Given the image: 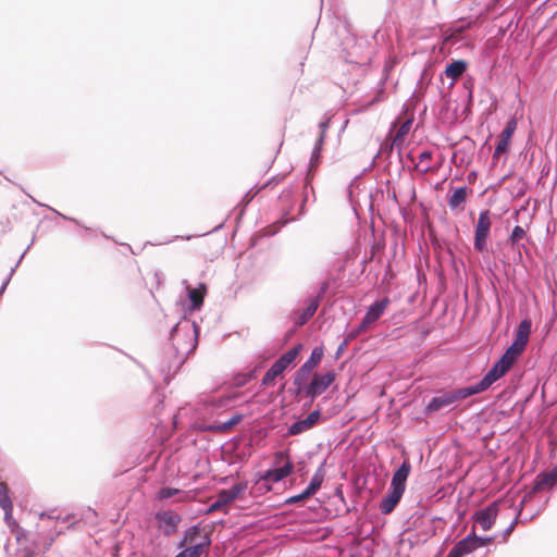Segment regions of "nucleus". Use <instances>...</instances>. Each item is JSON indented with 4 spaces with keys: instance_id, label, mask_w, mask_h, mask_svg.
<instances>
[{
    "instance_id": "1",
    "label": "nucleus",
    "mask_w": 557,
    "mask_h": 557,
    "mask_svg": "<svg viewBox=\"0 0 557 557\" xmlns=\"http://www.w3.org/2000/svg\"><path fill=\"white\" fill-rule=\"evenodd\" d=\"M200 335V325L183 315L170 330L169 358H164L161 364V371L166 372V376L175 375L186 361V358L193 355L198 347Z\"/></svg>"
},
{
    "instance_id": "2",
    "label": "nucleus",
    "mask_w": 557,
    "mask_h": 557,
    "mask_svg": "<svg viewBox=\"0 0 557 557\" xmlns=\"http://www.w3.org/2000/svg\"><path fill=\"white\" fill-rule=\"evenodd\" d=\"M335 379L336 372L334 370H329L324 373H315L309 383L304 380L299 385H294L295 388L292 391V394L311 398V403H313L320 395L329 389L335 382Z\"/></svg>"
},
{
    "instance_id": "3",
    "label": "nucleus",
    "mask_w": 557,
    "mask_h": 557,
    "mask_svg": "<svg viewBox=\"0 0 557 557\" xmlns=\"http://www.w3.org/2000/svg\"><path fill=\"white\" fill-rule=\"evenodd\" d=\"M473 395L474 393L470 385L462 386L453 391H438L437 394L433 396L425 405L422 413L424 417H431L442 409L449 407L454 403L463 400Z\"/></svg>"
},
{
    "instance_id": "4",
    "label": "nucleus",
    "mask_w": 557,
    "mask_h": 557,
    "mask_svg": "<svg viewBox=\"0 0 557 557\" xmlns=\"http://www.w3.org/2000/svg\"><path fill=\"white\" fill-rule=\"evenodd\" d=\"M184 287V297L180 296L177 304L181 306L184 314L186 315L195 311H199L205 302L208 294V285L199 282L196 286H191L187 280L182 281Z\"/></svg>"
},
{
    "instance_id": "5",
    "label": "nucleus",
    "mask_w": 557,
    "mask_h": 557,
    "mask_svg": "<svg viewBox=\"0 0 557 557\" xmlns=\"http://www.w3.org/2000/svg\"><path fill=\"white\" fill-rule=\"evenodd\" d=\"M512 361L504 356L500 357L493 362L491 368L486 371V373L482 376V379L474 383L470 384L471 389L474 395L485 392L495 382L502 379L512 367Z\"/></svg>"
},
{
    "instance_id": "6",
    "label": "nucleus",
    "mask_w": 557,
    "mask_h": 557,
    "mask_svg": "<svg viewBox=\"0 0 557 557\" xmlns=\"http://www.w3.org/2000/svg\"><path fill=\"white\" fill-rule=\"evenodd\" d=\"M389 304L387 297L375 299L368 308L362 317L360 323L349 331L350 338H356L367 332V330L374 324L385 312Z\"/></svg>"
},
{
    "instance_id": "7",
    "label": "nucleus",
    "mask_w": 557,
    "mask_h": 557,
    "mask_svg": "<svg viewBox=\"0 0 557 557\" xmlns=\"http://www.w3.org/2000/svg\"><path fill=\"white\" fill-rule=\"evenodd\" d=\"M288 455L287 450H280L275 454V459L272 462L271 467L263 472L260 473V479L263 481H269L271 484L278 483L285 478H287L294 471V462L292 460H287L284 463L281 462V458H284Z\"/></svg>"
},
{
    "instance_id": "8",
    "label": "nucleus",
    "mask_w": 557,
    "mask_h": 557,
    "mask_svg": "<svg viewBox=\"0 0 557 557\" xmlns=\"http://www.w3.org/2000/svg\"><path fill=\"white\" fill-rule=\"evenodd\" d=\"M491 226V211L484 209L479 213L478 221L474 224L473 248L476 252L483 253L487 250Z\"/></svg>"
},
{
    "instance_id": "9",
    "label": "nucleus",
    "mask_w": 557,
    "mask_h": 557,
    "mask_svg": "<svg viewBox=\"0 0 557 557\" xmlns=\"http://www.w3.org/2000/svg\"><path fill=\"white\" fill-rule=\"evenodd\" d=\"M436 520H438L437 517H429L425 512L417 511L407 519L405 527H407V531L412 530L430 540L436 533Z\"/></svg>"
},
{
    "instance_id": "10",
    "label": "nucleus",
    "mask_w": 557,
    "mask_h": 557,
    "mask_svg": "<svg viewBox=\"0 0 557 557\" xmlns=\"http://www.w3.org/2000/svg\"><path fill=\"white\" fill-rule=\"evenodd\" d=\"M159 531L165 536L171 537L178 532V525L182 522V516L175 510H158L153 515Z\"/></svg>"
},
{
    "instance_id": "11",
    "label": "nucleus",
    "mask_w": 557,
    "mask_h": 557,
    "mask_svg": "<svg viewBox=\"0 0 557 557\" xmlns=\"http://www.w3.org/2000/svg\"><path fill=\"white\" fill-rule=\"evenodd\" d=\"M499 512V505L497 502H492L483 508L475 510L471 517L470 521L476 528L480 525L482 531H490L494 524L496 523V519Z\"/></svg>"
},
{
    "instance_id": "12",
    "label": "nucleus",
    "mask_w": 557,
    "mask_h": 557,
    "mask_svg": "<svg viewBox=\"0 0 557 557\" xmlns=\"http://www.w3.org/2000/svg\"><path fill=\"white\" fill-rule=\"evenodd\" d=\"M517 125H518V122L516 120V117H510L505 127L503 128L500 135H499V138L498 140L496 141L495 144V150H494V153H493V165L496 164L497 160H498V157L500 154H507L509 153L510 151V147H511V141H512V137H513V134L517 129Z\"/></svg>"
},
{
    "instance_id": "13",
    "label": "nucleus",
    "mask_w": 557,
    "mask_h": 557,
    "mask_svg": "<svg viewBox=\"0 0 557 557\" xmlns=\"http://www.w3.org/2000/svg\"><path fill=\"white\" fill-rule=\"evenodd\" d=\"M324 356L323 345L314 346L308 359L298 368L293 376V385H299L301 381L307 380L311 371L319 366Z\"/></svg>"
},
{
    "instance_id": "14",
    "label": "nucleus",
    "mask_w": 557,
    "mask_h": 557,
    "mask_svg": "<svg viewBox=\"0 0 557 557\" xmlns=\"http://www.w3.org/2000/svg\"><path fill=\"white\" fill-rule=\"evenodd\" d=\"M544 487L556 488L557 487V465L549 471H541L536 474L532 482V490L527 493L521 500V505L525 504L533 494L542 491Z\"/></svg>"
},
{
    "instance_id": "15",
    "label": "nucleus",
    "mask_w": 557,
    "mask_h": 557,
    "mask_svg": "<svg viewBox=\"0 0 557 557\" xmlns=\"http://www.w3.org/2000/svg\"><path fill=\"white\" fill-rule=\"evenodd\" d=\"M429 539L425 535H420L412 530L407 531L405 527L404 531L399 534L397 555L399 557H409V552L417 546L425 544Z\"/></svg>"
},
{
    "instance_id": "16",
    "label": "nucleus",
    "mask_w": 557,
    "mask_h": 557,
    "mask_svg": "<svg viewBox=\"0 0 557 557\" xmlns=\"http://www.w3.org/2000/svg\"><path fill=\"white\" fill-rule=\"evenodd\" d=\"M323 420V413L321 408H317L311 411L305 419L297 420L287 426L286 435L295 436L299 435Z\"/></svg>"
},
{
    "instance_id": "17",
    "label": "nucleus",
    "mask_w": 557,
    "mask_h": 557,
    "mask_svg": "<svg viewBox=\"0 0 557 557\" xmlns=\"http://www.w3.org/2000/svg\"><path fill=\"white\" fill-rule=\"evenodd\" d=\"M290 213L289 209H283L282 215L277 219V221L268 227H264L258 232H256L250 238V246L255 247L258 245L259 240L264 237L274 236L280 232L282 227L287 225L289 222L295 221V218H288Z\"/></svg>"
},
{
    "instance_id": "18",
    "label": "nucleus",
    "mask_w": 557,
    "mask_h": 557,
    "mask_svg": "<svg viewBox=\"0 0 557 557\" xmlns=\"http://www.w3.org/2000/svg\"><path fill=\"white\" fill-rule=\"evenodd\" d=\"M478 550L472 532L458 540L445 557H467Z\"/></svg>"
},
{
    "instance_id": "19",
    "label": "nucleus",
    "mask_w": 557,
    "mask_h": 557,
    "mask_svg": "<svg viewBox=\"0 0 557 557\" xmlns=\"http://www.w3.org/2000/svg\"><path fill=\"white\" fill-rule=\"evenodd\" d=\"M211 544V534H203L202 541L196 542L195 544H185L183 547L178 548L180 552L174 557H201Z\"/></svg>"
},
{
    "instance_id": "20",
    "label": "nucleus",
    "mask_w": 557,
    "mask_h": 557,
    "mask_svg": "<svg viewBox=\"0 0 557 557\" xmlns=\"http://www.w3.org/2000/svg\"><path fill=\"white\" fill-rule=\"evenodd\" d=\"M468 69L469 62L467 60L451 59L449 62L446 63L441 76H446L447 78H450L451 82L449 83L448 87H451L455 85L456 79L461 77L468 71Z\"/></svg>"
},
{
    "instance_id": "21",
    "label": "nucleus",
    "mask_w": 557,
    "mask_h": 557,
    "mask_svg": "<svg viewBox=\"0 0 557 557\" xmlns=\"http://www.w3.org/2000/svg\"><path fill=\"white\" fill-rule=\"evenodd\" d=\"M405 491L389 485L387 493L382 497L379 504L380 511L383 515L391 513L400 502Z\"/></svg>"
},
{
    "instance_id": "22",
    "label": "nucleus",
    "mask_w": 557,
    "mask_h": 557,
    "mask_svg": "<svg viewBox=\"0 0 557 557\" xmlns=\"http://www.w3.org/2000/svg\"><path fill=\"white\" fill-rule=\"evenodd\" d=\"M317 300H310L309 298L306 300V306L304 308L296 309L294 311V324L296 327H300L305 325L318 310Z\"/></svg>"
},
{
    "instance_id": "23",
    "label": "nucleus",
    "mask_w": 557,
    "mask_h": 557,
    "mask_svg": "<svg viewBox=\"0 0 557 557\" xmlns=\"http://www.w3.org/2000/svg\"><path fill=\"white\" fill-rule=\"evenodd\" d=\"M410 471L411 463L408 460H404L394 471L389 485L405 491Z\"/></svg>"
},
{
    "instance_id": "24",
    "label": "nucleus",
    "mask_w": 557,
    "mask_h": 557,
    "mask_svg": "<svg viewBox=\"0 0 557 557\" xmlns=\"http://www.w3.org/2000/svg\"><path fill=\"white\" fill-rule=\"evenodd\" d=\"M203 534H211L208 532L201 523L189 525L182 535V539L176 543V548L183 547L185 544H195L194 537H199L202 541Z\"/></svg>"
},
{
    "instance_id": "25",
    "label": "nucleus",
    "mask_w": 557,
    "mask_h": 557,
    "mask_svg": "<svg viewBox=\"0 0 557 557\" xmlns=\"http://www.w3.org/2000/svg\"><path fill=\"white\" fill-rule=\"evenodd\" d=\"M472 190L463 185L451 188L447 198V203L451 210L458 209L467 199V196Z\"/></svg>"
},
{
    "instance_id": "26",
    "label": "nucleus",
    "mask_w": 557,
    "mask_h": 557,
    "mask_svg": "<svg viewBox=\"0 0 557 557\" xmlns=\"http://www.w3.org/2000/svg\"><path fill=\"white\" fill-rule=\"evenodd\" d=\"M244 420V414L236 412L233 413L227 420L225 421H213L211 424L207 426L209 431L213 432H223L226 430L233 429L235 425H237L239 422Z\"/></svg>"
},
{
    "instance_id": "27",
    "label": "nucleus",
    "mask_w": 557,
    "mask_h": 557,
    "mask_svg": "<svg viewBox=\"0 0 557 557\" xmlns=\"http://www.w3.org/2000/svg\"><path fill=\"white\" fill-rule=\"evenodd\" d=\"M471 532H472V535H473V539H474L478 549L483 548V547L486 548L485 555H487L488 553L492 552L491 546L494 545L496 543V541L500 537L499 533H495L492 535H479V534H476L474 525H472Z\"/></svg>"
},
{
    "instance_id": "28",
    "label": "nucleus",
    "mask_w": 557,
    "mask_h": 557,
    "mask_svg": "<svg viewBox=\"0 0 557 557\" xmlns=\"http://www.w3.org/2000/svg\"><path fill=\"white\" fill-rule=\"evenodd\" d=\"M0 508L4 511L5 522L10 524V520L12 519L13 503L10 497L9 488L3 483H0Z\"/></svg>"
},
{
    "instance_id": "29",
    "label": "nucleus",
    "mask_w": 557,
    "mask_h": 557,
    "mask_svg": "<svg viewBox=\"0 0 557 557\" xmlns=\"http://www.w3.org/2000/svg\"><path fill=\"white\" fill-rule=\"evenodd\" d=\"M314 173L308 171L305 177L304 186H302V201L299 207V215L302 216L306 213V202L309 199V194H312L313 200H315V194L312 186V178Z\"/></svg>"
},
{
    "instance_id": "30",
    "label": "nucleus",
    "mask_w": 557,
    "mask_h": 557,
    "mask_svg": "<svg viewBox=\"0 0 557 557\" xmlns=\"http://www.w3.org/2000/svg\"><path fill=\"white\" fill-rule=\"evenodd\" d=\"M324 144H325V138H323V135L318 136L315 139L312 152H311L308 171L314 173V170L321 163Z\"/></svg>"
},
{
    "instance_id": "31",
    "label": "nucleus",
    "mask_w": 557,
    "mask_h": 557,
    "mask_svg": "<svg viewBox=\"0 0 557 557\" xmlns=\"http://www.w3.org/2000/svg\"><path fill=\"white\" fill-rule=\"evenodd\" d=\"M325 463H326V461L324 460L320 465V467L315 470L312 478L310 479L309 484L306 486L308 494L314 495L322 486V483L325 478V470H324Z\"/></svg>"
},
{
    "instance_id": "32",
    "label": "nucleus",
    "mask_w": 557,
    "mask_h": 557,
    "mask_svg": "<svg viewBox=\"0 0 557 557\" xmlns=\"http://www.w3.org/2000/svg\"><path fill=\"white\" fill-rule=\"evenodd\" d=\"M527 343L517 338V337H513L512 342L510 343V345L505 349V351L503 352L504 356H507V358L509 360H511L512 362H515V360L517 358H519L525 347H527Z\"/></svg>"
},
{
    "instance_id": "33",
    "label": "nucleus",
    "mask_w": 557,
    "mask_h": 557,
    "mask_svg": "<svg viewBox=\"0 0 557 557\" xmlns=\"http://www.w3.org/2000/svg\"><path fill=\"white\" fill-rule=\"evenodd\" d=\"M532 329V321L530 318H523L513 330V337H517L528 344L529 336Z\"/></svg>"
},
{
    "instance_id": "34",
    "label": "nucleus",
    "mask_w": 557,
    "mask_h": 557,
    "mask_svg": "<svg viewBox=\"0 0 557 557\" xmlns=\"http://www.w3.org/2000/svg\"><path fill=\"white\" fill-rule=\"evenodd\" d=\"M231 504L226 493L223 490L218 491L214 500L209 505L207 513H212L222 510L225 506Z\"/></svg>"
},
{
    "instance_id": "35",
    "label": "nucleus",
    "mask_w": 557,
    "mask_h": 557,
    "mask_svg": "<svg viewBox=\"0 0 557 557\" xmlns=\"http://www.w3.org/2000/svg\"><path fill=\"white\" fill-rule=\"evenodd\" d=\"M248 485L247 482L240 481L234 483L230 488H222L226 496L228 497L230 502H234L237 498H239L247 490Z\"/></svg>"
},
{
    "instance_id": "36",
    "label": "nucleus",
    "mask_w": 557,
    "mask_h": 557,
    "mask_svg": "<svg viewBox=\"0 0 557 557\" xmlns=\"http://www.w3.org/2000/svg\"><path fill=\"white\" fill-rule=\"evenodd\" d=\"M527 237V232L521 225H516L508 237L506 238V246H517L523 238Z\"/></svg>"
},
{
    "instance_id": "37",
    "label": "nucleus",
    "mask_w": 557,
    "mask_h": 557,
    "mask_svg": "<svg viewBox=\"0 0 557 557\" xmlns=\"http://www.w3.org/2000/svg\"><path fill=\"white\" fill-rule=\"evenodd\" d=\"M271 490L272 484L269 481H263V479H260V473L257 472L253 479V486L251 493L256 491L258 494H264L270 492Z\"/></svg>"
},
{
    "instance_id": "38",
    "label": "nucleus",
    "mask_w": 557,
    "mask_h": 557,
    "mask_svg": "<svg viewBox=\"0 0 557 557\" xmlns=\"http://www.w3.org/2000/svg\"><path fill=\"white\" fill-rule=\"evenodd\" d=\"M260 190H261V187H257V186H255V187L250 188V189H249V190H248V191L243 196V198H242V200H240L239 205H240V206H243V207L248 206V205L252 201V199L258 195V193H259ZM244 212H245V208H243V209L240 210V212L238 213V215H237V220H240V219L243 218Z\"/></svg>"
},
{
    "instance_id": "39",
    "label": "nucleus",
    "mask_w": 557,
    "mask_h": 557,
    "mask_svg": "<svg viewBox=\"0 0 557 557\" xmlns=\"http://www.w3.org/2000/svg\"><path fill=\"white\" fill-rule=\"evenodd\" d=\"M412 123H413V116H411L410 119H408L407 121H405L403 123V125L400 126L398 133L396 134V136L393 140V146H396V147L399 146V141L409 133Z\"/></svg>"
},
{
    "instance_id": "40",
    "label": "nucleus",
    "mask_w": 557,
    "mask_h": 557,
    "mask_svg": "<svg viewBox=\"0 0 557 557\" xmlns=\"http://www.w3.org/2000/svg\"><path fill=\"white\" fill-rule=\"evenodd\" d=\"M331 286V280H324L320 283V286L313 297H310V300H317L318 307L320 302L325 298Z\"/></svg>"
},
{
    "instance_id": "41",
    "label": "nucleus",
    "mask_w": 557,
    "mask_h": 557,
    "mask_svg": "<svg viewBox=\"0 0 557 557\" xmlns=\"http://www.w3.org/2000/svg\"><path fill=\"white\" fill-rule=\"evenodd\" d=\"M433 158V151L430 149H424L419 153V161L414 163L413 170L419 171L421 173H426L430 170V166L426 165L423 169H420V163L424 161H431Z\"/></svg>"
},
{
    "instance_id": "42",
    "label": "nucleus",
    "mask_w": 557,
    "mask_h": 557,
    "mask_svg": "<svg viewBox=\"0 0 557 557\" xmlns=\"http://www.w3.org/2000/svg\"><path fill=\"white\" fill-rule=\"evenodd\" d=\"M302 348H304V344L302 343H297L290 349L285 351L283 354V356L294 367L295 366V361H296L297 357L299 356L300 351L302 350Z\"/></svg>"
},
{
    "instance_id": "43",
    "label": "nucleus",
    "mask_w": 557,
    "mask_h": 557,
    "mask_svg": "<svg viewBox=\"0 0 557 557\" xmlns=\"http://www.w3.org/2000/svg\"><path fill=\"white\" fill-rule=\"evenodd\" d=\"M180 492H181V490H178L176 487L164 486V487H161L157 492L156 498L158 500H166V499L177 495Z\"/></svg>"
},
{
    "instance_id": "44",
    "label": "nucleus",
    "mask_w": 557,
    "mask_h": 557,
    "mask_svg": "<svg viewBox=\"0 0 557 557\" xmlns=\"http://www.w3.org/2000/svg\"><path fill=\"white\" fill-rule=\"evenodd\" d=\"M311 496H313V495L308 494L307 488H305L301 493L287 497L285 499L284 504L288 505V506L299 505V504H302L304 500L310 498Z\"/></svg>"
},
{
    "instance_id": "45",
    "label": "nucleus",
    "mask_w": 557,
    "mask_h": 557,
    "mask_svg": "<svg viewBox=\"0 0 557 557\" xmlns=\"http://www.w3.org/2000/svg\"><path fill=\"white\" fill-rule=\"evenodd\" d=\"M474 83L475 79L471 75H467L462 82L463 89L467 91L468 102L473 101Z\"/></svg>"
},
{
    "instance_id": "46",
    "label": "nucleus",
    "mask_w": 557,
    "mask_h": 557,
    "mask_svg": "<svg viewBox=\"0 0 557 557\" xmlns=\"http://www.w3.org/2000/svg\"><path fill=\"white\" fill-rule=\"evenodd\" d=\"M280 374L276 372V370L271 366L265 373L263 374L261 379V385L262 386H271L275 383V377Z\"/></svg>"
},
{
    "instance_id": "47",
    "label": "nucleus",
    "mask_w": 557,
    "mask_h": 557,
    "mask_svg": "<svg viewBox=\"0 0 557 557\" xmlns=\"http://www.w3.org/2000/svg\"><path fill=\"white\" fill-rule=\"evenodd\" d=\"M272 367L276 370V372L281 375L283 374L287 369L292 368L293 366L288 362V360L285 359V357L282 355L278 357L273 363Z\"/></svg>"
},
{
    "instance_id": "48",
    "label": "nucleus",
    "mask_w": 557,
    "mask_h": 557,
    "mask_svg": "<svg viewBox=\"0 0 557 557\" xmlns=\"http://www.w3.org/2000/svg\"><path fill=\"white\" fill-rule=\"evenodd\" d=\"M382 84V87L375 92V95L367 102L366 107L367 108H370V107H373L374 104L381 102L384 100L385 96H386V92H385V89L383 87L384 85V79H381L380 82Z\"/></svg>"
},
{
    "instance_id": "49",
    "label": "nucleus",
    "mask_w": 557,
    "mask_h": 557,
    "mask_svg": "<svg viewBox=\"0 0 557 557\" xmlns=\"http://www.w3.org/2000/svg\"><path fill=\"white\" fill-rule=\"evenodd\" d=\"M29 197L32 198L33 202L37 203L38 206L46 207L47 209L52 211L55 215H58V216H60V218H62L64 220L71 221V222H73L76 225H81V222L77 219L67 216V215L61 213L60 211H58L57 209H54V208H52V207H50L48 205H44V203L38 202L34 197H32V196H29Z\"/></svg>"
},
{
    "instance_id": "50",
    "label": "nucleus",
    "mask_w": 557,
    "mask_h": 557,
    "mask_svg": "<svg viewBox=\"0 0 557 557\" xmlns=\"http://www.w3.org/2000/svg\"><path fill=\"white\" fill-rule=\"evenodd\" d=\"M331 116H329L326 113L323 115L322 120L319 122L318 124V127H319V136H322L323 135V138H325L326 136V132L327 129L330 128L331 126Z\"/></svg>"
},
{
    "instance_id": "51",
    "label": "nucleus",
    "mask_w": 557,
    "mask_h": 557,
    "mask_svg": "<svg viewBox=\"0 0 557 557\" xmlns=\"http://www.w3.org/2000/svg\"><path fill=\"white\" fill-rule=\"evenodd\" d=\"M355 338H350V333L348 332L344 338V341L338 345L336 351H335V355H334V359H339L343 354L345 352L348 344L354 341Z\"/></svg>"
},
{
    "instance_id": "52",
    "label": "nucleus",
    "mask_w": 557,
    "mask_h": 557,
    "mask_svg": "<svg viewBox=\"0 0 557 557\" xmlns=\"http://www.w3.org/2000/svg\"><path fill=\"white\" fill-rule=\"evenodd\" d=\"M278 199L283 202H293L294 201V189L292 187H286L280 194Z\"/></svg>"
},
{
    "instance_id": "53",
    "label": "nucleus",
    "mask_w": 557,
    "mask_h": 557,
    "mask_svg": "<svg viewBox=\"0 0 557 557\" xmlns=\"http://www.w3.org/2000/svg\"><path fill=\"white\" fill-rule=\"evenodd\" d=\"M223 227V223L214 226L211 231H207L202 234H200L199 236H203V235H207V234H210V233H213V232H218L219 230H221ZM198 235H186V236H176L175 238H181V239H186V240H190L191 238L194 237H197Z\"/></svg>"
},
{
    "instance_id": "54",
    "label": "nucleus",
    "mask_w": 557,
    "mask_h": 557,
    "mask_svg": "<svg viewBox=\"0 0 557 557\" xmlns=\"http://www.w3.org/2000/svg\"><path fill=\"white\" fill-rule=\"evenodd\" d=\"M516 522H517V518H515V520L502 533H499L502 536V541H500L502 543L507 542V537L513 531Z\"/></svg>"
},
{
    "instance_id": "55",
    "label": "nucleus",
    "mask_w": 557,
    "mask_h": 557,
    "mask_svg": "<svg viewBox=\"0 0 557 557\" xmlns=\"http://www.w3.org/2000/svg\"><path fill=\"white\" fill-rule=\"evenodd\" d=\"M284 178V176H281V175H276V176H273L271 177L270 180H268L261 187V189L265 188V187H270V186H274L276 184H278Z\"/></svg>"
},
{
    "instance_id": "56",
    "label": "nucleus",
    "mask_w": 557,
    "mask_h": 557,
    "mask_svg": "<svg viewBox=\"0 0 557 557\" xmlns=\"http://www.w3.org/2000/svg\"><path fill=\"white\" fill-rule=\"evenodd\" d=\"M512 251H520V252H524L525 255H529L530 251L528 249V247L525 246V244H523L522 242L520 243H517V246H508Z\"/></svg>"
},
{
    "instance_id": "57",
    "label": "nucleus",
    "mask_w": 557,
    "mask_h": 557,
    "mask_svg": "<svg viewBox=\"0 0 557 557\" xmlns=\"http://www.w3.org/2000/svg\"><path fill=\"white\" fill-rule=\"evenodd\" d=\"M387 197H388V199L393 200L396 205H398V198H397V194L395 190H393V191L388 190Z\"/></svg>"
},
{
    "instance_id": "58",
    "label": "nucleus",
    "mask_w": 557,
    "mask_h": 557,
    "mask_svg": "<svg viewBox=\"0 0 557 557\" xmlns=\"http://www.w3.org/2000/svg\"><path fill=\"white\" fill-rule=\"evenodd\" d=\"M0 223L2 224L4 232L11 230V222L9 219H5L4 221H1Z\"/></svg>"
},
{
    "instance_id": "59",
    "label": "nucleus",
    "mask_w": 557,
    "mask_h": 557,
    "mask_svg": "<svg viewBox=\"0 0 557 557\" xmlns=\"http://www.w3.org/2000/svg\"><path fill=\"white\" fill-rule=\"evenodd\" d=\"M33 556H34V552L28 549V550L22 552L16 557H33Z\"/></svg>"
},
{
    "instance_id": "60",
    "label": "nucleus",
    "mask_w": 557,
    "mask_h": 557,
    "mask_svg": "<svg viewBox=\"0 0 557 557\" xmlns=\"http://www.w3.org/2000/svg\"><path fill=\"white\" fill-rule=\"evenodd\" d=\"M515 252H516V257H515L513 261L516 263L522 262V252H520V251H515Z\"/></svg>"
},
{
    "instance_id": "61",
    "label": "nucleus",
    "mask_w": 557,
    "mask_h": 557,
    "mask_svg": "<svg viewBox=\"0 0 557 557\" xmlns=\"http://www.w3.org/2000/svg\"><path fill=\"white\" fill-rule=\"evenodd\" d=\"M407 160L411 161L413 164L417 163L414 161V158H413V154H412V151H409L406 156Z\"/></svg>"
},
{
    "instance_id": "62",
    "label": "nucleus",
    "mask_w": 557,
    "mask_h": 557,
    "mask_svg": "<svg viewBox=\"0 0 557 557\" xmlns=\"http://www.w3.org/2000/svg\"><path fill=\"white\" fill-rule=\"evenodd\" d=\"M309 400L304 404V408H310L313 403H311V398H308Z\"/></svg>"
},
{
    "instance_id": "63",
    "label": "nucleus",
    "mask_w": 557,
    "mask_h": 557,
    "mask_svg": "<svg viewBox=\"0 0 557 557\" xmlns=\"http://www.w3.org/2000/svg\"><path fill=\"white\" fill-rule=\"evenodd\" d=\"M475 176H476V172L472 171V172L469 173L468 178L471 182L472 177H475Z\"/></svg>"
},
{
    "instance_id": "64",
    "label": "nucleus",
    "mask_w": 557,
    "mask_h": 557,
    "mask_svg": "<svg viewBox=\"0 0 557 557\" xmlns=\"http://www.w3.org/2000/svg\"><path fill=\"white\" fill-rule=\"evenodd\" d=\"M373 249H381L380 244L374 243V244L372 245V250H373Z\"/></svg>"
}]
</instances>
